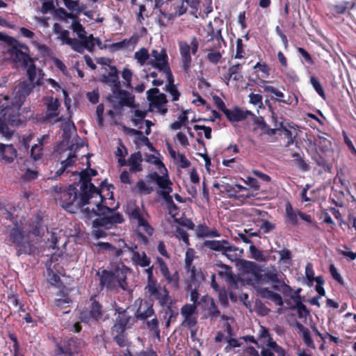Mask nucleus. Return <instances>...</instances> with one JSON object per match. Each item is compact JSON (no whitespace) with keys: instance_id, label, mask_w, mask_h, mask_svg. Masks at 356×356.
Instances as JSON below:
<instances>
[{"instance_id":"9","label":"nucleus","mask_w":356,"mask_h":356,"mask_svg":"<svg viewBox=\"0 0 356 356\" xmlns=\"http://www.w3.org/2000/svg\"><path fill=\"white\" fill-rule=\"evenodd\" d=\"M204 247L212 251L221 252L232 261L236 257V252L238 250L237 247L225 239L207 240L204 242Z\"/></svg>"},{"instance_id":"15","label":"nucleus","mask_w":356,"mask_h":356,"mask_svg":"<svg viewBox=\"0 0 356 356\" xmlns=\"http://www.w3.org/2000/svg\"><path fill=\"white\" fill-rule=\"evenodd\" d=\"M197 307L195 304H185L181 308V314L184 317L182 325L188 329L193 328L197 325Z\"/></svg>"},{"instance_id":"47","label":"nucleus","mask_w":356,"mask_h":356,"mask_svg":"<svg viewBox=\"0 0 356 356\" xmlns=\"http://www.w3.org/2000/svg\"><path fill=\"white\" fill-rule=\"evenodd\" d=\"M294 301H295V308L297 309L298 314L300 316H302V315L307 316L309 314V309L302 302L300 296L297 295L294 298Z\"/></svg>"},{"instance_id":"12","label":"nucleus","mask_w":356,"mask_h":356,"mask_svg":"<svg viewBox=\"0 0 356 356\" xmlns=\"http://www.w3.org/2000/svg\"><path fill=\"white\" fill-rule=\"evenodd\" d=\"M115 314H118L115 318V322L111 327L112 334L115 332H124L131 325V316L128 314L126 309L122 307H117L115 309Z\"/></svg>"},{"instance_id":"11","label":"nucleus","mask_w":356,"mask_h":356,"mask_svg":"<svg viewBox=\"0 0 356 356\" xmlns=\"http://www.w3.org/2000/svg\"><path fill=\"white\" fill-rule=\"evenodd\" d=\"M81 341L76 337H71L64 340L63 343H58L56 346L55 354L56 355L73 356L81 350Z\"/></svg>"},{"instance_id":"19","label":"nucleus","mask_w":356,"mask_h":356,"mask_svg":"<svg viewBox=\"0 0 356 356\" xmlns=\"http://www.w3.org/2000/svg\"><path fill=\"white\" fill-rule=\"evenodd\" d=\"M102 197H103L102 200L99 197V198L101 200V202L98 203L96 205V207H97L96 209L94 208H92V209H90V208L86 207L82 210L83 214L84 215V216L86 218L90 220L95 216H99V218H102V217L105 216L107 214H110L111 213H112L114 211V208L113 209L110 208V207L105 206L102 204L103 201L105 200L104 196L102 195Z\"/></svg>"},{"instance_id":"6","label":"nucleus","mask_w":356,"mask_h":356,"mask_svg":"<svg viewBox=\"0 0 356 356\" xmlns=\"http://www.w3.org/2000/svg\"><path fill=\"white\" fill-rule=\"evenodd\" d=\"M178 47L181 58V70L185 74H188L192 66L191 54L193 55L197 54L199 48V42L197 38L194 36L192 38L190 44L186 41H179Z\"/></svg>"},{"instance_id":"13","label":"nucleus","mask_w":356,"mask_h":356,"mask_svg":"<svg viewBox=\"0 0 356 356\" xmlns=\"http://www.w3.org/2000/svg\"><path fill=\"white\" fill-rule=\"evenodd\" d=\"M123 216L114 211L110 214H107L104 217L97 218L92 221V227H103L106 229H111L117 224H121L124 222Z\"/></svg>"},{"instance_id":"1","label":"nucleus","mask_w":356,"mask_h":356,"mask_svg":"<svg viewBox=\"0 0 356 356\" xmlns=\"http://www.w3.org/2000/svg\"><path fill=\"white\" fill-rule=\"evenodd\" d=\"M242 268L244 272L250 273L255 283L264 284L272 283V289L280 291L284 294L291 291L289 285L284 280L279 278V273L275 266L267 267L264 270L256 263L250 261H244L242 263Z\"/></svg>"},{"instance_id":"25","label":"nucleus","mask_w":356,"mask_h":356,"mask_svg":"<svg viewBox=\"0 0 356 356\" xmlns=\"http://www.w3.org/2000/svg\"><path fill=\"white\" fill-rule=\"evenodd\" d=\"M101 81L111 88L112 92L120 87L118 70L115 66H110L108 74H102Z\"/></svg>"},{"instance_id":"51","label":"nucleus","mask_w":356,"mask_h":356,"mask_svg":"<svg viewBox=\"0 0 356 356\" xmlns=\"http://www.w3.org/2000/svg\"><path fill=\"white\" fill-rule=\"evenodd\" d=\"M124 356H159L157 353L152 348L149 347L146 350H142L141 351L136 353L134 355L129 350H127L124 353Z\"/></svg>"},{"instance_id":"48","label":"nucleus","mask_w":356,"mask_h":356,"mask_svg":"<svg viewBox=\"0 0 356 356\" xmlns=\"http://www.w3.org/2000/svg\"><path fill=\"white\" fill-rule=\"evenodd\" d=\"M310 83L319 96L325 100L326 99V95L319 80L315 76H311Z\"/></svg>"},{"instance_id":"33","label":"nucleus","mask_w":356,"mask_h":356,"mask_svg":"<svg viewBox=\"0 0 356 356\" xmlns=\"http://www.w3.org/2000/svg\"><path fill=\"white\" fill-rule=\"evenodd\" d=\"M143 161L140 152L131 154L128 159L130 165V171L133 172H140L143 170L141 163Z\"/></svg>"},{"instance_id":"40","label":"nucleus","mask_w":356,"mask_h":356,"mask_svg":"<svg viewBox=\"0 0 356 356\" xmlns=\"http://www.w3.org/2000/svg\"><path fill=\"white\" fill-rule=\"evenodd\" d=\"M243 64L237 63L234 65H231L228 67V72L232 76H233V81H242L243 80Z\"/></svg>"},{"instance_id":"45","label":"nucleus","mask_w":356,"mask_h":356,"mask_svg":"<svg viewBox=\"0 0 356 356\" xmlns=\"http://www.w3.org/2000/svg\"><path fill=\"white\" fill-rule=\"evenodd\" d=\"M264 344L266 345V348H270L275 353H276L278 356H285V350L283 348L279 346L273 339V337L270 338L268 340L264 341Z\"/></svg>"},{"instance_id":"35","label":"nucleus","mask_w":356,"mask_h":356,"mask_svg":"<svg viewBox=\"0 0 356 356\" xmlns=\"http://www.w3.org/2000/svg\"><path fill=\"white\" fill-rule=\"evenodd\" d=\"M293 158V163L298 167L302 172H307L310 170L309 163L304 159V154L301 155L298 152H293L291 154Z\"/></svg>"},{"instance_id":"53","label":"nucleus","mask_w":356,"mask_h":356,"mask_svg":"<svg viewBox=\"0 0 356 356\" xmlns=\"http://www.w3.org/2000/svg\"><path fill=\"white\" fill-rule=\"evenodd\" d=\"M69 35L70 32L67 30H64L58 35V39H59L63 44H67L72 49L75 38H71Z\"/></svg>"},{"instance_id":"26","label":"nucleus","mask_w":356,"mask_h":356,"mask_svg":"<svg viewBox=\"0 0 356 356\" xmlns=\"http://www.w3.org/2000/svg\"><path fill=\"white\" fill-rule=\"evenodd\" d=\"M113 94L114 97L119 99V104L121 106H132L134 103V96L127 90H122L120 87L115 90Z\"/></svg>"},{"instance_id":"31","label":"nucleus","mask_w":356,"mask_h":356,"mask_svg":"<svg viewBox=\"0 0 356 356\" xmlns=\"http://www.w3.org/2000/svg\"><path fill=\"white\" fill-rule=\"evenodd\" d=\"M0 155L6 163H10L13 162L17 156V150L13 145H4L0 143Z\"/></svg>"},{"instance_id":"30","label":"nucleus","mask_w":356,"mask_h":356,"mask_svg":"<svg viewBox=\"0 0 356 356\" xmlns=\"http://www.w3.org/2000/svg\"><path fill=\"white\" fill-rule=\"evenodd\" d=\"M258 293L261 298L270 300L276 305L282 306L284 304L282 296L268 288H261Z\"/></svg>"},{"instance_id":"8","label":"nucleus","mask_w":356,"mask_h":356,"mask_svg":"<svg viewBox=\"0 0 356 356\" xmlns=\"http://www.w3.org/2000/svg\"><path fill=\"white\" fill-rule=\"evenodd\" d=\"M11 47L8 49V54L10 55L13 62L22 65L23 67H26L29 63L33 59L29 55V47L13 38H9Z\"/></svg>"},{"instance_id":"64","label":"nucleus","mask_w":356,"mask_h":356,"mask_svg":"<svg viewBox=\"0 0 356 356\" xmlns=\"http://www.w3.org/2000/svg\"><path fill=\"white\" fill-rule=\"evenodd\" d=\"M216 292L218 293V298L220 304L224 307L227 306L229 304V300L227 297V291L225 288H221Z\"/></svg>"},{"instance_id":"59","label":"nucleus","mask_w":356,"mask_h":356,"mask_svg":"<svg viewBox=\"0 0 356 356\" xmlns=\"http://www.w3.org/2000/svg\"><path fill=\"white\" fill-rule=\"evenodd\" d=\"M213 40H216L217 42V44L216 46V49H220L222 47L221 43H225V41L222 35V29H219L216 31L215 35H212L211 38L207 40V42H211Z\"/></svg>"},{"instance_id":"14","label":"nucleus","mask_w":356,"mask_h":356,"mask_svg":"<svg viewBox=\"0 0 356 356\" xmlns=\"http://www.w3.org/2000/svg\"><path fill=\"white\" fill-rule=\"evenodd\" d=\"M147 99L152 105L156 108L162 114H165L168 109L164 106L168 102L166 96L163 93H159L157 88H154L147 91Z\"/></svg>"},{"instance_id":"17","label":"nucleus","mask_w":356,"mask_h":356,"mask_svg":"<svg viewBox=\"0 0 356 356\" xmlns=\"http://www.w3.org/2000/svg\"><path fill=\"white\" fill-rule=\"evenodd\" d=\"M151 56L152 58L149 61V64L160 72L170 67L165 49H161L160 51L153 49L151 51Z\"/></svg>"},{"instance_id":"21","label":"nucleus","mask_w":356,"mask_h":356,"mask_svg":"<svg viewBox=\"0 0 356 356\" xmlns=\"http://www.w3.org/2000/svg\"><path fill=\"white\" fill-rule=\"evenodd\" d=\"M95 49V38L92 34L85 35L79 40L75 38L72 49L78 53L83 54L85 49L92 52Z\"/></svg>"},{"instance_id":"52","label":"nucleus","mask_w":356,"mask_h":356,"mask_svg":"<svg viewBox=\"0 0 356 356\" xmlns=\"http://www.w3.org/2000/svg\"><path fill=\"white\" fill-rule=\"evenodd\" d=\"M136 227L138 229L141 228L142 230L149 236H152L154 232V229L149 224L147 218L138 224Z\"/></svg>"},{"instance_id":"18","label":"nucleus","mask_w":356,"mask_h":356,"mask_svg":"<svg viewBox=\"0 0 356 356\" xmlns=\"http://www.w3.org/2000/svg\"><path fill=\"white\" fill-rule=\"evenodd\" d=\"M33 83L24 81L20 82L15 90V103L21 106L25 102L26 97L32 92Z\"/></svg>"},{"instance_id":"43","label":"nucleus","mask_w":356,"mask_h":356,"mask_svg":"<svg viewBox=\"0 0 356 356\" xmlns=\"http://www.w3.org/2000/svg\"><path fill=\"white\" fill-rule=\"evenodd\" d=\"M174 300L170 298V302L165 305V313L166 316H168V321H166V326H169L170 321L172 319H175L178 316V310L177 308H173L172 304Z\"/></svg>"},{"instance_id":"27","label":"nucleus","mask_w":356,"mask_h":356,"mask_svg":"<svg viewBox=\"0 0 356 356\" xmlns=\"http://www.w3.org/2000/svg\"><path fill=\"white\" fill-rule=\"evenodd\" d=\"M221 268L224 269L223 271L219 272V275L225 279V282L232 287L237 288L238 280L232 271V268L226 264H220Z\"/></svg>"},{"instance_id":"16","label":"nucleus","mask_w":356,"mask_h":356,"mask_svg":"<svg viewBox=\"0 0 356 356\" xmlns=\"http://www.w3.org/2000/svg\"><path fill=\"white\" fill-rule=\"evenodd\" d=\"M156 263L159 264L160 272L166 282L170 284L173 289H178L179 288V273L175 271L172 275H170L167 264L159 257H156Z\"/></svg>"},{"instance_id":"4","label":"nucleus","mask_w":356,"mask_h":356,"mask_svg":"<svg viewBox=\"0 0 356 356\" xmlns=\"http://www.w3.org/2000/svg\"><path fill=\"white\" fill-rule=\"evenodd\" d=\"M30 232L24 229L21 221H16L15 226L10 229L8 241L18 248L17 256L22 254H31L34 252L35 247L30 241Z\"/></svg>"},{"instance_id":"39","label":"nucleus","mask_w":356,"mask_h":356,"mask_svg":"<svg viewBox=\"0 0 356 356\" xmlns=\"http://www.w3.org/2000/svg\"><path fill=\"white\" fill-rule=\"evenodd\" d=\"M131 259L133 262L141 267H147L150 264V258L148 257L145 252L141 254L139 252H134Z\"/></svg>"},{"instance_id":"44","label":"nucleus","mask_w":356,"mask_h":356,"mask_svg":"<svg viewBox=\"0 0 356 356\" xmlns=\"http://www.w3.org/2000/svg\"><path fill=\"white\" fill-rule=\"evenodd\" d=\"M171 191H161V195L166 202L168 209L170 213H172L174 211H177L179 209L177 205L174 202L172 196L170 195Z\"/></svg>"},{"instance_id":"60","label":"nucleus","mask_w":356,"mask_h":356,"mask_svg":"<svg viewBox=\"0 0 356 356\" xmlns=\"http://www.w3.org/2000/svg\"><path fill=\"white\" fill-rule=\"evenodd\" d=\"M329 270L332 277L334 280H336L339 284L344 285V280L334 264H332L330 265Z\"/></svg>"},{"instance_id":"7","label":"nucleus","mask_w":356,"mask_h":356,"mask_svg":"<svg viewBox=\"0 0 356 356\" xmlns=\"http://www.w3.org/2000/svg\"><path fill=\"white\" fill-rule=\"evenodd\" d=\"M59 200L60 206L70 213H75V210L86 205L81 204V192L79 193L74 185H70L61 191Z\"/></svg>"},{"instance_id":"36","label":"nucleus","mask_w":356,"mask_h":356,"mask_svg":"<svg viewBox=\"0 0 356 356\" xmlns=\"http://www.w3.org/2000/svg\"><path fill=\"white\" fill-rule=\"evenodd\" d=\"M252 120L254 122V124H257L258 126V128H259L262 131V134L267 135L269 136L275 135L274 129H271V128L266 122L264 118L262 116H254V118H252Z\"/></svg>"},{"instance_id":"42","label":"nucleus","mask_w":356,"mask_h":356,"mask_svg":"<svg viewBox=\"0 0 356 356\" xmlns=\"http://www.w3.org/2000/svg\"><path fill=\"white\" fill-rule=\"evenodd\" d=\"M286 222L291 223L293 226H296L298 224V216L297 213L293 209L290 202H287L286 204Z\"/></svg>"},{"instance_id":"58","label":"nucleus","mask_w":356,"mask_h":356,"mask_svg":"<svg viewBox=\"0 0 356 356\" xmlns=\"http://www.w3.org/2000/svg\"><path fill=\"white\" fill-rule=\"evenodd\" d=\"M113 335V341L120 346L124 347L127 345V334L126 332H115Z\"/></svg>"},{"instance_id":"54","label":"nucleus","mask_w":356,"mask_h":356,"mask_svg":"<svg viewBox=\"0 0 356 356\" xmlns=\"http://www.w3.org/2000/svg\"><path fill=\"white\" fill-rule=\"evenodd\" d=\"M149 54L145 48H141L139 51H136L134 54L135 58L140 65H144L149 58Z\"/></svg>"},{"instance_id":"63","label":"nucleus","mask_w":356,"mask_h":356,"mask_svg":"<svg viewBox=\"0 0 356 356\" xmlns=\"http://www.w3.org/2000/svg\"><path fill=\"white\" fill-rule=\"evenodd\" d=\"M136 187L138 193L141 194L149 195L153 191V188L147 186L143 180H139L136 183Z\"/></svg>"},{"instance_id":"34","label":"nucleus","mask_w":356,"mask_h":356,"mask_svg":"<svg viewBox=\"0 0 356 356\" xmlns=\"http://www.w3.org/2000/svg\"><path fill=\"white\" fill-rule=\"evenodd\" d=\"M42 224V217L40 214L36 215L34 220L29 225V227L31 229V230H29V232H30L31 234H33L35 236L42 237L44 234Z\"/></svg>"},{"instance_id":"20","label":"nucleus","mask_w":356,"mask_h":356,"mask_svg":"<svg viewBox=\"0 0 356 356\" xmlns=\"http://www.w3.org/2000/svg\"><path fill=\"white\" fill-rule=\"evenodd\" d=\"M262 87L265 92L273 94L276 97L275 99L276 102H282L287 105H292L293 103L297 104L298 102V97L295 94L289 95L286 99H284V93L274 86L265 84Z\"/></svg>"},{"instance_id":"55","label":"nucleus","mask_w":356,"mask_h":356,"mask_svg":"<svg viewBox=\"0 0 356 356\" xmlns=\"http://www.w3.org/2000/svg\"><path fill=\"white\" fill-rule=\"evenodd\" d=\"M72 303L71 298H56L54 300V305L59 309L69 307Z\"/></svg>"},{"instance_id":"46","label":"nucleus","mask_w":356,"mask_h":356,"mask_svg":"<svg viewBox=\"0 0 356 356\" xmlns=\"http://www.w3.org/2000/svg\"><path fill=\"white\" fill-rule=\"evenodd\" d=\"M125 247H127V243L124 240L120 239L118 242V246L112 245V248L108 252H111V256L119 257L123 254V252L125 251Z\"/></svg>"},{"instance_id":"23","label":"nucleus","mask_w":356,"mask_h":356,"mask_svg":"<svg viewBox=\"0 0 356 356\" xmlns=\"http://www.w3.org/2000/svg\"><path fill=\"white\" fill-rule=\"evenodd\" d=\"M356 7V0L340 1L330 7V12L334 16L349 13Z\"/></svg>"},{"instance_id":"5","label":"nucleus","mask_w":356,"mask_h":356,"mask_svg":"<svg viewBox=\"0 0 356 356\" xmlns=\"http://www.w3.org/2000/svg\"><path fill=\"white\" fill-rule=\"evenodd\" d=\"M104 313L102 305L96 300V296H93L90 298L89 305L80 312L79 318L82 323H97L107 319Z\"/></svg>"},{"instance_id":"3","label":"nucleus","mask_w":356,"mask_h":356,"mask_svg":"<svg viewBox=\"0 0 356 356\" xmlns=\"http://www.w3.org/2000/svg\"><path fill=\"white\" fill-rule=\"evenodd\" d=\"M129 268L124 264H118L112 270L104 269L97 275H99V284L109 290L115 289L118 286L125 290L127 286V275Z\"/></svg>"},{"instance_id":"10","label":"nucleus","mask_w":356,"mask_h":356,"mask_svg":"<svg viewBox=\"0 0 356 356\" xmlns=\"http://www.w3.org/2000/svg\"><path fill=\"white\" fill-rule=\"evenodd\" d=\"M145 290L149 294V298L158 301L161 307H164L170 302L171 297L168 290L165 286L161 287L158 281L147 283Z\"/></svg>"},{"instance_id":"41","label":"nucleus","mask_w":356,"mask_h":356,"mask_svg":"<svg viewBox=\"0 0 356 356\" xmlns=\"http://www.w3.org/2000/svg\"><path fill=\"white\" fill-rule=\"evenodd\" d=\"M220 49L216 47L206 49L208 51L206 59L213 65H217L222 57V54L219 51Z\"/></svg>"},{"instance_id":"32","label":"nucleus","mask_w":356,"mask_h":356,"mask_svg":"<svg viewBox=\"0 0 356 356\" xmlns=\"http://www.w3.org/2000/svg\"><path fill=\"white\" fill-rule=\"evenodd\" d=\"M201 302L207 307L208 314L211 318H217L220 316V312L213 298L208 295L204 296L201 298Z\"/></svg>"},{"instance_id":"37","label":"nucleus","mask_w":356,"mask_h":356,"mask_svg":"<svg viewBox=\"0 0 356 356\" xmlns=\"http://www.w3.org/2000/svg\"><path fill=\"white\" fill-rule=\"evenodd\" d=\"M225 115L226 118L232 122H239L245 119V115H243V111L238 107H236L234 110H226Z\"/></svg>"},{"instance_id":"22","label":"nucleus","mask_w":356,"mask_h":356,"mask_svg":"<svg viewBox=\"0 0 356 356\" xmlns=\"http://www.w3.org/2000/svg\"><path fill=\"white\" fill-rule=\"evenodd\" d=\"M129 221L136 225V226L142 222L146 218H149V214L143 208H140L136 204L130 205L126 210Z\"/></svg>"},{"instance_id":"57","label":"nucleus","mask_w":356,"mask_h":356,"mask_svg":"<svg viewBox=\"0 0 356 356\" xmlns=\"http://www.w3.org/2000/svg\"><path fill=\"white\" fill-rule=\"evenodd\" d=\"M249 97V102L254 105V106H258L259 108H262L264 106L263 104V97L261 95L259 94H254L253 92L250 93L248 95Z\"/></svg>"},{"instance_id":"50","label":"nucleus","mask_w":356,"mask_h":356,"mask_svg":"<svg viewBox=\"0 0 356 356\" xmlns=\"http://www.w3.org/2000/svg\"><path fill=\"white\" fill-rule=\"evenodd\" d=\"M72 30L76 33L79 38H82L83 36L87 35V32L85 28L81 24L80 21H74L71 24Z\"/></svg>"},{"instance_id":"49","label":"nucleus","mask_w":356,"mask_h":356,"mask_svg":"<svg viewBox=\"0 0 356 356\" xmlns=\"http://www.w3.org/2000/svg\"><path fill=\"white\" fill-rule=\"evenodd\" d=\"M236 54L234 58L236 59H242L245 58V45L241 38H238L236 42Z\"/></svg>"},{"instance_id":"62","label":"nucleus","mask_w":356,"mask_h":356,"mask_svg":"<svg viewBox=\"0 0 356 356\" xmlns=\"http://www.w3.org/2000/svg\"><path fill=\"white\" fill-rule=\"evenodd\" d=\"M42 154V147L41 145L35 144L31 149V156L35 161H38L41 159Z\"/></svg>"},{"instance_id":"2","label":"nucleus","mask_w":356,"mask_h":356,"mask_svg":"<svg viewBox=\"0 0 356 356\" xmlns=\"http://www.w3.org/2000/svg\"><path fill=\"white\" fill-rule=\"evenodd\" d=\"M79 175L81 181V202H82V204H89V200L94 195H98L102 200L103 197L102 193L104 189L107 191L106 195H110V198H113V191L111 189L113 188V186L112 184H108L106 179L102 181L99 186L100 188H98L91 182V177L89 175L88 169L83 170Z\"/></svg>"},{"instance_id":"28","label":"nucleus","mask_w":356,"mask_h":356,"mask_svg":"<svg viewBox=\"0 0 356 356\" xmlns=\"http://www.w3.org/2000/svg\"><path fill=\"white\" fill-rule=\"evenodd\" d=\"M170 16L179 17L184 14L190 6L189 0H171Z\"/></svg>"},{"instance_id":"61","label":"nucleus","mask_w":356,"mask_h":356,"mask_svg":"<svg viewBox=\"0 0 356 356\" xmlns=\"http://www.w3.org/2000/svg\"><path fill=\"white\" fill-rule=\"evenodd\" d=\"M156 184L163 190L168 189V191H172V188L170 186L172 182L168 177L160 175Z\"/></svg>"},{"instance_id":"38","label":"nucleus","mask_w":356,"mask_h":356,"mask_svg":"<svg viewBox=\"0 0 356 356\" xmlns=\"http://www.w3.org/2000/svg\"><path fill=\"white\" fill-rule=\"evenodd\" d=\"M213 187L219 189L220 193H225L229 197L236 198V187L227 183H214Z\"/></svg>"},{"instance_id":"29","label":"nucleus","mask_w":356,"mask_h":356,"mask_svg":"<svg viewBox=\"0 0 356 356\" xmlns=\"http://www.w3.org/2000/svg\"><path fill=\"white\" fill-rule=\"evenodd\" d=\"M45 104L47 107L46 117L47 118L52 119L59 115L60 104L57 98L49 97Z\"/></svg>"},{"instance_id":"24","label":"nucleus","mask_w":356,"mask_h":356,"mask_svg":"<svg viewBox=\"0 0 356 356\" xmlns=\"http://www.w3.org/2000/svg\"><path fill=\"white\" fill-rule=\"evenodd\" d=\"M138 300H140V305L135 314L137 319L145 321L148 318L154 316L155 312L153 308V303L149 300L143 301L141 299H138Z\"/></svg>"},{"instance_id":"56","label":"nucleus","mask_w":356,"mask_h":356,"mask_svg":"<svg viewBox=\"0 0 356 356\" xmlns=\"http://www.w3.org/2000/svg\"><path fill=\"white\" fill-rule=\"evenodd\" d=\"M270 122L273 125V128H271V129H274L275 134L277 131L281 130L284 126L283 122L279 121L277 113L273 110H271Z\"/></svg>"}]
</instances>
